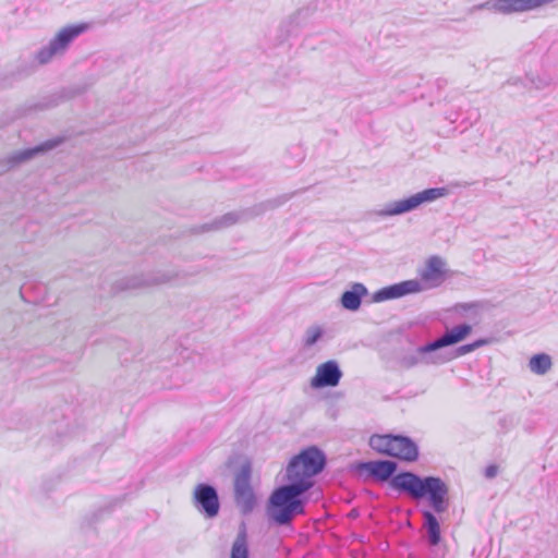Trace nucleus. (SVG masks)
Instances as JSON below:
<instances>
[{
    "mask_svg": "<svg viewBox=\"0 0 558 558\" xmlns=\"http://www.w3.org/2000/svg\"><path fill=\"white\" fill-rule=\"evenodd\" d=\"M420 289L421 287L418 281H401L378 290L375 292L373 299L376 302L398 299L405 294L416 292Z\"/></svg>",
    "mask_w": 558,
    "mask_h": 558,
    "instance_id": "nucleus-10",
    "label": "nucleus"
},
{
    "mask_svg": "<svg viewBox=\"0 0 558 558\" xmlns=\"http://www.w3.org/2000/svg\"><path fill=\"white\" fill-rule=\"evenodd\" d=\"M369 445L381 454L403 461H415L418 456L416 445L403 436L374 435L369 438Z\"/></svg>",
    "mask_w": 558,
    "mask_h": 558,
    "instance_id": "nucleus-5",
    "label": "nucleus"
},
{
    "mask_svg": "<svg viewBox=\"0 0 558 558\" xmlns=\"http://www.w3.org/2000/svg\"><path fill=\"white\" fill-rule=\"evenodd\" d=\"M471 331L472 327L470 325H459L451 329L450 331L446 332L439 339L421 348L420 352L427 353L447 345L456 344L465 339L471 333Z\"/></svg>",
    "mask_w": 558,
    "mask_h": 558,
    "instance_id": "nucleus-9",
    "label": "nucleus"
},
{
    "mask_svg": "<svg viewBox=\"0 0 558 558\" xmlns=\"http://www.w3.org/2000/svg\"><path fill=\"white\" fill-rule=\"evenodd\" d=\"M160 279H167V280H170L172 279L171 277H161Z\"/></svg>",
    "mask_w": 558,
    "mask_h": 558,
    "instance_id": "nucleus-27",
    "label": "nucleus"
},
{
    "mask_svg": "<svg viewBox=\"0 0 558 558\" xmlns=\"http://www.w3.org/2000/svg\"><path fill=\"white\" fill-rule=\"evenodd\" d=\"M418 279H445L447 276H453V272L447 268L442 257L432 255L426 259L425 267L418 269Z\"/></svg>",
    "mask_w": 558,
    "mask_h": 558,
    "instance_id": "nucleus-12",
    "label": "nucleus"
},
{
    "mask_svg": "<svg viewBox=\"0 0 558 558\" xmlns=\"http://www.w3.org/2000/svg\"><path fill=\"white\" fill-rule=\"evenodd\" d=\"M240 220V214L235 211H230L221 217L214 219L211 222H206L202 225L194 226L190 229L191 234H202L210 231L221 230L223 228H228L233 226Z\"/></svg>",
    "mask_w": 558,
    "mask_h": 558,
    "instance_id": "nucleus-13",
    "label": "nucleus"
},
{
    "mask_svg": "<svg viewBox=\"0 0 558 558\" xmlns=\"http://www.w3.org/2000/svg\"><path fill=\"white\" fill-rule=\"evenodd\" d=\"M366 288L362 283H355L351 291H345L341 302L343 307L355 311L361 305V298L366 294Z\"/></svg>",
    "mask_w": 558,
    "mask_h": 558,
    "instance_id": "nucleus-17",
    "label": "nucleus"
},
{
    "mask_svg": "<svg viewBox=\"0 0 558 558\" xmlns=\"http://www.w3.org/2000/svg\"><path fill=\"white\" fill-rule=\"evenodd\" d=\"M325 465L324 454L316 448H307L295 456L287 466L290 485L275 489L269 499L268 512L278 524H288L296 514L304 512L300 496L313 486L312 477Z\"/></svg>",
    "mask_w": 558,
    "mask_h": 558,
    "instance_id": "nucleus-1",
    "label": "nucleus"
},
{
    "mask_svg": "<svg viewBox=\"0 0 558 558\" xmlns=\"http://www.w3.org/2000/svg\"><path fill=\"white\" fill-rule=\"evenodd\" d=\"M537 82H539V80H536L534 76L526 75L525 77H510L506 81L505 85L520 86L530 90L533 87H541Z\"/></svg>",
    "mask_w": 558,
    "mask_h": 558,
    "instance_id": "nucleus-21",
    "label": "nucleus"
},
{
    "mask_svg": "<svg viewBox=\"0 0 558 558\" xmlns=\"http://www.w3.org/2000/svg\"><path fill=\"white\" fill-rule=\"evenodd\" d=\"M361 469L367 471L377 480L384 482L389 480L396 472L397 464L392 461H371L361 464Z\"/></svg>",
    "mask_w": 558,
    "mask_h": 558,
    "instance_id": "nucleus-14",
    "label": "nucleus"
},
{
    "mask_svg": "<svg viewBox=\"0 0 558 558\" xmlns=\"http://www.w3.org/2000/svg\"><path fill=\"white\" fill-rule=\"evenodd\" d=\"M194 501L201 506L206 515L213 518L219 511V500L216 490L206 484H199L194 490Z\"/></svg>",
    "mask_w": 558,
    "mask_h": 558,
    "instance_id": "nucleus-8",
    "label": "nucleus"
},
{
    "mask_svg": "<svg viewBox=\"0 0 558 558\" xmlns=\"http://www.w3.org/2000/svg\"><path fill=\"white\" fill-rule=\"evenodd\" d=\"M294 194L295 192L292 194H283L278 197L270 198L259 204H256L248 209V214L253 217L260 216L268 210H272L280 207L281 205L287 203Z\"/></svg>",
    "mask_w": 558,
    "mask_h": 558,
    "instance_id": "nucleus-15",
    "label": "nucleus"
},
{
    "mask_svg": "<svg viewBox=\"0 0 558 558\" xmlns=\"http://www.w3.org/2000/svg\"><path fill=\"white\" fill-rule=\"evenodd\" d=\"M448 194L447 187H428L408 197L390 202L377 211L380 217L399 216L417 209L421 205L435 202Z\"/></svg>",
    "mask_w": 558,
    "mask_h": 558,
    "instance_id": "nucleus-4",
    "label": "nucleus"
},
{
    "mask_svg": "<svg viewBox=\"0 0 558 558\" xmlns=\"http://www.w3.org/2000/svg\"><path fill=\"white\" fill-rule=\"evenodd\" d=\"M425 527L427 529L429 543L435 546L440 542V526L436 517L430 511L423 512Z\"/></svg>",
    "mask_w": 558,
    "mask_h": 558,
    "instance_id": "nucleus-18",
    "label": "nucleus"
},
{
    "mask_svg": "<svg viewBox=\"0 0 558 558\" xmlns=\"http://www.w3.org/2000/svg\"><path fill=\"white\" fill-rule=\"evenodd\" d=\"M66 141V136L58 135L52 138L46 140L35 146L26 147L12 153L5 158L0 159V174L10 171L20 165L34 159L37 156H44L51 150L57 149Z\"/></svg>",
    "mask_w": 558,
    "mask_h": 558,
    "instance_id": "nucleus-6",
    "label": "nucleus"
},
{
    "mask_svg": "<svg viewBox=\"0 0 558 558\" xmlns=\"http://www.w3.org/2000/svg\"><path fill=\"white\" fill-rule=\"evenodd\" d=\"M436 84H437V87L440 89L447 85V80L442 78V77L437 78Z\"/></svg>",
    "mask_w": 558,
    "mask_h": 558,
    "instance_id": "nucleus-26",
    "label": "nucleus"
},
{
    "mask_svg": "<svg viewBox=\"0 0 558 558\" xmlns=\"http://www.w3.org/2000/svg\"><path fill=\"white\" fill-rule=\"evenodd\" d=\"M90 25L86 22L70 24L61 28L48 43L36 53V60L39 64L49 63L53 57L63 54L76 38L86 33Z\"/></svg>",
    "mask_w": 558,
    "mask_h": 558,
    "instance_id": "nucleus-3",
    "label": "nucleus"
},
{
    "mask_svg": "<svg viewBox=\"0 0 558 558\" xmlns=\"http://www.w3.org/2000/svg\"><path fill=\"white\" fill-rule=\"evenodd\" d=\"M392 488L407 493L413 499L428 497L432 507L437 512H442L447 507V485L439 478L427 476L421 478L411 472H402L390 481Z\"/></svg>",
    "mask_w": 558,
    "mask_h": 558,
    "instance_id": "nucleus-2",
    "label": "nucleus"
},
{
    "mask_svg": "<svg viewBox=\"0 0 558 558\" xmlns=\"http://www.w3.org/2000/svg\"><path fill=\"white\" fill-rule=\"evenodd\" d=\"M498 468L490 465L486 469L485 474L487 477H494L497 474Z\"/></svg>",
    "mask_w": 558,
    "mask_h": 558,
    "instance_id": "nucleus-25",
    "label": "nucleus"
},
{
    "mask_svg": "<svg viewBox=\"0 0 558 558\" xmlns=\"http://www.w3.org/2000/svg\"><path fill=\"white\" fill-rule=\"evenodd\" d=\"M551 364L550 356L545 353L533 355L529 363L531 371L538 375L547 373L550 369Z\"/></svg>",
    "mask_w": 558,
    "mask_h": 558,
    "instance_id": "nucleus-19",
    "label": "nucleus"
},
{
    "mask_svg": "<svg viewBox=\"0 0 558 558\" xmlns=\"http://www.w3.org/2000/svg\"><path fill=\"white\" fill-rule=\"evenodd\" d=\"M73 96L74 93L71 89L62 88L59 92L43 96L38 101L28 104L24 113L52 109L65 100L71 99Z\"/></svg>",
    "mask_w": 558,
    "mask_h": 558,
    "instance_id": "nucleus-11",
    "label": "nucleus"
},
{
    "mask_svg": "<svg viewBox=\"0 0 558 558\" xmlns=\"http://www.w3.org/2000/svg\"><path fill=\"white\" fill-rule=\"evenodd\" d=\"M322 336V329L319 327H313L310 328L306 332L305 337V345L311 347Z\"/></svg>",
    "mask_w": 558,
    "mask_h": 558,
    "instance_id": "nucleus-23",
    "label": "nucleus"
},
{
    "mask_svg": "<svg viewBox=\"0 0 558 558\" xmlns=\"http://www.w3.org/2000/svg\"><path fill=\"white\" fill-rule=\"evenodd\" d=\"M230 558H248V547L244 532L236 536L231 548Z\"/></svg>",
    "mask_w": 558,
    "mask_h": 558,
    "instance_id": "nucleus-20",
    "label": "nucleus"
},
{
    "mask_svg": "<svg viewBox=\"0 0 558 558\" xmlns=\"http://www.w3.org/2000/svg\"><path fill=\"white\" fill-rule=\"evenodd\" d=\"M315 11V5H307L299 9L293 15L290 16L289 28L287 29V33L291 35L296 31V28L306 25Z\"/></svg>",
    "mask_w": 558,
    "mask_h": 558,
    "instance_id": "nucleus-16",
    "label": "nucleus"
},
{
    "mask_svg": "<svg viewBox=\"0 0 558 558\" xmlns=\"http://www.w3.org/2000/svg\"><path fill=\"white\" fill-rule=\"evenodd\" d=\"M341 372L333 361H328L320 364L315 376L311 379L313 388L335 387L339 384Z\"/></svg>",
    "mask_w": 558,
    "mask_h": 558,
    "instance_id": "nucleus-7",
    "label": "nucleus"
},
{
    "mask_svg": "<svg viewBox=\"0 0 558 558\" xmlns=\"http://www.w3.org/2000/svg\"><path fill=\"white\" fill-rule=\"evenodd\" d=\"M486 343H487L486 340H477L474 343H470V344L461 347L460 351L462 354H465V353L472 352L473 350H475Z\"/></svg>",
    "mask_w": 558,
    "mask_h": 558,
    "instance_id": "nucleus-24",
    "label": "nucleus"
},
{
    "mask_svg": "<svg viewBox=\"0 0 558 558\" xmlns=\"http://www.w3.org/2000/svg\"><path fill=\"white\" fill-rule=\"evenodd\" d=\"M250 475L247 472L240 473L235 478V493L236 495L245 498L251 495V488L248 484Z\"/></svg>",
    "mask_w": 558,
    "mask_h": 558,
    "instance_id": "nucleus-22",
    "label": "nucleus"
}]
</instances>
